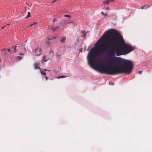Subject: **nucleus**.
<instances>
[{
	"mask_svg": "<svg viewBox=\"0 0 152 152\" xmlns=\"http://www.w3.org/2000/svg\"><path fill=\"white\" fill-rule=\"evenodd\" d=\"M113 38H110L107 43L104 53H102V59L106 58L105 62L113 68V69H107L104 73L112 75L122 73L130 74L133 69V64L130 60L121 57H116L115 55L116 47H114L115 43L112 41Z\"/></svg>",
	"mask_w": 152,
	"mask_h": 152,
	"instance_id": "1",
	"label": "nucleus"
},
{
	"mask_svg": "<svg viewBox=\"0 0 152 152\" xmlns=\"http://www.w3.org/2000/svg\"><path fill=\"white\" fill-rule=\"evenodd\" d=\"M111 33V29H109L107 30L98 40L97 42L95 44V47H92L91 48L88 53L87 56L88 62L90 66L92 68L96 71H99L101 73H105L106 72H104V71L103 69H99L98 68L95 66L91 63L90 61L92 62L95 61L98 64H100L101 61L102 59V56H99L97 54H93V53L94 52V49L95 48H98L96 46L98 45V43L104 37V36L106 35V34H110Z\"/></svg>",
	"mask_w": 152,
	"mask_h": 152,
	"instance_id": "2",
	"label": "nucleus"
},
{
	"mask_svg": "<svg viewBox=\"0 0 152 152\" xmlns=\"http://www.w3.org/2000/svg\"><path fill=\"white\" fill-rule=\"evenodd\" d=\"M111 30V32L113 31L117 35V37L120 40V41L124 44V46L125 48H124L126 53L125 54H127L129 53L134 49V48L131 45L125 43L122 36L117 30L113 29H110Z\"/></svg>",
	"mask_w": 152,
	"mask_h": 152,
	"instance_id": "3",
	"label": "nucleus"
},
{
	"mask_svg": "<svg viewBox=\"0 0 152 152\" xmlns=\"http://www.w3.org/2000/svg\"><path fill=\"white\" fill-rule=\"evenodd\" d=\"M115 51V55H116L117 56L126 55V54H125L126 52L124 48L119 49L116 47Z\"/></svg>",
	"mask_w": 152,
	"mask_h": 152,
	"instance_id": "4",
	"label": "nucleus"
},
{
	"mask_svg": "<svg viewBox=\"0 0 152 152\" xmlns=\"http://www.w3.org/2000/svg\"><path fill=\"white\" fill-rule=\"evenodd\" d=\"M40 48H37L34 49L33 50V52L35 54L36 56H38L40 55L41 54L40 52Z\"/></svg>",
	"mask_w": 152,
	"mask_h": 152,
	"instance_id": "5",
	"label": "nucleus"
},
{
	"mask_svg": "<svg viewBox=\"0 0 152 152\" xmlns=\"http://www.w3.org/2000/svg\"><path fill=\"white\" fill-rule=\"evenodd\" d=\"M60 26H58V25L53 26H51L49 27V29L52 32H53L55 31L57 29L59 28Z\"/></svg>",
	"mask_w": 152,
	"mask_h": 152,
	"instance_id": "6",
	"label": "nucleus"
},
{
	"mask_svg": "<svg viewBox=\"0 0 152 152\" xmlns=\"http://www.w3.org/2000/svg\"><path fill=\"white\" fill-rule=\"evenodd\" d=\"M66 24V21H64L62 22H61L60 23V25L59 26H58L59 27V28L62 29L63 30H64V28L65 27V26Z\"/></svg>",
	"mask_w": 152,
	"mask_h": 152,
	"instance_id": "7",
	"label": "nucleus"
},
{
	"mask_svg": "<svg viewBox=\"0 0 152 152\" xmlns=\"http://www.w3.org/2000/svg\"><path fill=\"white\" fill-rule=\"evenodd\" d=\"M17 46H12L11 47V49L12 52H17V50H16Z\"/></svg>",
	"mask_w": 152,
	"mask_h": 152,
	"instance_id": "8",
	"label": "nucleus"
},
{
	"mask_svg": "<svg viewBox=\"0 0 152 152\" xmlns=\"http://www.w3.org/2000/svg\"><path fill=\"white\" fill-rule=\"evenodd\" d=\"M114 0H105L103 1V3L104 4H107L110 2H113Z\"/></svg>",
	"mask_w": 152,
	"mask_h": 152,
	"instance_id": "9",
	"label": "nucleus"
},
{
	"mask_svg": "<svg viewBox=\"0 0 152 152\" xmlns=\"http://www.w3.org/2000/svg\"><path fill=\"white\" fill-rule=\"evenodd\" d=\"M66 38L65 37H63L62 38H61V39L60 40V41L61 42V43H64L66 39Z\"/></svg>",
	"mask_w": 152,
	"mask_h": 152,
	"instance_id": "10",
	"label": "nucleus"
},
{
	"mask_svg": "<svg viewBox=\"0 0 152 152\" xmlns=\"http://www.w3.org/2000/svg\"><path fill=\"white\" fill-rule=\"evenodd\" d=\"M34 68L36 69H40L39 67L38 66V64L36 63H34Z\"/></svg>",
	"mask_w": 152,
	"mask_h": 152,
	"instance_id": "11",
	"label": "nucleus"
},
{
	"mask_svg": "<svg viewBox=\"0 0 152 152\" xmlns=\"http://www.w3.org/2000/svg\"><path fill=\"white\" fill-rule=\"evenodd\" d=\"M56 58H58V59H62L61 56L59 54H57L56 55Z\"/></svg>",
	"mask_w": 152,
	"mask_h": 152,
	"instance_id": "12",
	"label": "nucleus"
},
{
	"mask_svg": "<svg viewBox=\"0 0 152 152\" xmlns=\"http://www.w3.org/2000/svg\"><path fill=\"white\" fill-rule=\"evenodd\" d=\"M41 69H40L41 74L43 75H46V73L45 72V71L43 70H42Z\"/></svg>",
	"mask_w": 152,
	"mask_h": 152,
	"instance_id": "13",
	"label": "nucleus"
},
{
	"mask_svg": "<svg viewBox=\"0 0 152 152\" xmlns=\"http://www.w3.org/2000/svg\"><path fill=\"white\" fill-rule=\"evenodd\" d=\"M6 49H3L2 50V53L4 55L6 54Z\"/></svg>",
	"mask_w": 152,
	"mask_h": 152,
	"instance_id": "14",
	"label": "nucleus"
},
{
	"mask_svg": "<svg viewBox=\"0 0 152 152\" xmlns=\"http://www.w3.org/2000/svg\"><path fill=\"white\" fill-rule=\"evenodd\" d=\"M30 16V12H28L27 15L25 17V18H27Z\"/></svg>",
	"mask_w": 152,
	"mask_h": 152,
	"instance_id": "15",
	"label": "nucleus"
},
{
	"mask_svg": "<svg viewBox=\"0 0 152 152\" xmlns=\"http://www.w3.org/2000/svg\"><path fill=\"white\" fill-rule=\"evenodd\" d=\"M66 22V24H68L70 23V20L69 19H68L66 21H65Z\"/></svg>",
	"mask_w": 152,
	"mask_h": 152,
	"instance_id": "16",
	"label": "nucleus"
},
{
	"mask_svg": "<svg viewBox=\"0 0 152 152\" xmlns=\"http://www.w3.org/2000/svg\"><path fill=\"white\" fill-rule=\"evenodd\" d=\"M6 50H8L9 53H12V51L11 50V48H8L6 49Z\"/></svg>",
	"mask_w": 152,
	"mask_h": 152,
	"instance_id": "17",
	"label": "nucleus"
},
{
	"mask_svg": "<svg viewBox=\"0 0 152 152\" xmlns=\"http://www.w3.org/2000/svg\"><path fill=\"white\" fill-rule=\"evenodd\" d=\"M46 57L45 56V55L43 56L42 58V62H43V61L44 60V59H45V58Z\"/></svg>",
	"mask_w": 152,
	"mask_h": 152,
	"instance_id": "18",
	"label": "nucleus"
},
{
	"mask_svg": "<svg viewBox=\"0 0 152 152\" xmlns=\"http://www.w3.org/2000/svg\"><path fill=\"white\" fill-rule=\"evenodd\" d=\"M65 77L63 75H61L60 76H59L58 78H64Z\"/></svg>",
	"mask_w": 152,
	"mask_h": 152,
	"instance_id": "19",
	"label": "nucleus"
},
{
	"mask_svg": "<svg viewBox=\"0 0 152 152\" xmlns=\"http://www.w3.org/2000/svg\"><path fill=\"white\" fill-rule=\"evenodd\" d=\"M144 6H145V9H146L147 8H148L149 7H150V6H148V5H144Z\"/></svg>",
	"mask_w": 152,
	"mask_h": 152,
	"instance_id": "20",
	"label": "nucleus"
},
{
	"mask_svg": "<svg viewBox=\"0 0 152 152\" xmlns=\"http://www.w3.org/2000/svg\"><path fill=\"white\" fill-rule=\"evenodd\" d=\"M22 57L20 56H17L16 58L18 60H20L21 58Z\"/></svg>",
	"mask_w": 152,
	"mask_h": 152,
	"instance_id": "21",
	"label": "nucleus"
},
{
	"mask_svg": "<svg viewBox=\"0 0 152 152\" xmlns=\"http://www.w3.org/2000/svg\"><path fill=\"white\" fill-rule=\"evenodd\" d=\"M53 39V38H52V37H48V39L49 40H51Z\"/></svg>",
	"mask_w": 152,
	"mask_h": 152,
	"instance_id": "22",
	"label": "nucleus"
},
{
	"mask_svg": "<svg viewBox=\"0 0 152 152\" xmlns=\"http://www.w3.org/2000/svg\"><path fill=\"white\" fill-rule=\"evenodd\" d=\"M57 19L56 18H55L53 20V22H54L55 21H57Z\"/></svg>",
	"mask_w": 152,
	"mask_h": 152,
	"instance_id": "23",
	"label": "nucleus"
},
{
	"mask_svg": "<svg viewBox=\"0 0 152 152\" xmlns=\"http://www.w3.org/2000/svg\"><path fill=\"white\" fill-rule=\"evenodd\" d=\"M64 16L65 17H69V18H70V15H64Z\"/></svg>",
	"mask_w": 152,
	"mask_h": 152,
	"instance_id": "24",
	"label": "nucleus"
},
{
	"mask_svg": "<svg viewBox=\"0 0 152 152\" xmlns=\"http://www.w3.org/2000/svg\"><path fill=\"white\" fill-rule=\"evenodd\" d=\"M44 77L46 80H47L48 79V78L46 76H45Z\"/></svg>",
	"mask_w": 152,
	"mask_h": 152,
	"instance_id": "25",
	"label": "nucleus"
},
{
	"mask_svg": "<svg viewBox=\"0 0 152 152\" xmlns=\"http://www.w3.org/2000/svg\"><path fill=\"white\" fill-rule=\"evenodd\" d=\"M32 24L33 25H35L37 24V23L36 22H34Z\"/></svg>",
	"mask_w": 152,
	"mask_h": 152,
	"instance_id": "26",
	"label": "nucleus"
},
{
	"mask_svg": "<svg viewBox=\"0 0 152 152\" xmlns=\"http://www.w3.org/2000/svg\"><path fill=\"white\" fill-rule=\"evenodd\" d=\"M48 59H44V60L43 61V62H42V63H44L45 62H46L47 61H48Z\"/></svg>",
	"mask_w": 152,
	"mask_h": 152,
	"instance_id": "27",
	"label": "nucleus"
},
{
	"mask_svg": "<svg viewBox=\"0 0 152 152\" xmlns=\"http://www.w3.org/2000/svg\"><path fill=\"white\" fill-rule=\"evenodd\" d=\"M74 21V19H72V20H70V23H72Z\"/></svg>",
	"mask_w": 152,
	"mask_h": 152,
	"instance_id": "28",
	"label": "nucleus"
},
{
	"mask_svg": "<svg viewBox=\"0 0 152 152\" xmlns=\"http://www.w3.org/2000/svg\"><path fill=\"white\" fill-rule=\"evenodd\" d=\"M59 0H54L52 2V3H53L54 2H55V1H59Z\"/></svg>",
	"mask_w": 152,
	"mask_h": 152,
	"instance_id": "29",
	"label": "nucleus"
},
{
	"mask_svg": "<svg viewBox=\"0 0 152 152\" xmlns=\"http://www.w3.org/2000/svg\"><path fill=\"white\" fill-rule=\"evenodd\" d=\"M105 9L106 10H109V7H107L105 8Z\"/></svg>",
	"mask_w": 152,
	"mask_h": 152,
	"instance_id": "30",
	"label": "nucleus"
},
{
	"mask_svg": "<svg viewBox=\"0 0 152 152\" xmlns=\"http://www.w3.org/2000/svg\"><path fill=\"white\" fill-rule=\"evenodd\" d=\"M138 73L139 74H141L142 73V71H140L138 72Z\"/></svg>",
	"mask_w": 152,
	"mask_h": 152,
	"instance_id": "31",
	"label": "nucleus"
},
{
	"mask_svg": "<svg viewBox=\"0 0 152 152\" xmlns=\"http://www.w3.org/2000/svg\"><path fill=\"white\" fill-rule=\"evenodd\" d=\"M101 13L102 14V15H104V13L103 12H102Z\"/></svg>",
	"mask_w": 152,
	"mask_h": 152,
	"instance_id": "32",
	"label": "nucleus"
},
{
	"mask_svg": "<svg viewBox=\"0 0 152 152\" xmlns=\"http://www.w3.org/2000/svg\"><path fill=\"white\" fill-rule=\"evenodd\" d=\"M43 70H44V71H48L49 72V70H47V69H43Z\"/></svg>",
	"mask_w": 152,
	"mask_h": 152,
	"instance_id": "33",
	"label": "nucleus"
},
{
	"mask_svg": "<svg viewBox=\"0 0 152 152\" xmlns=\"http://www.w3.org/2000/svg\"><path fill=\"white\" fill-rule=\"evenodd\" d=\"M145 6H144V5L143 6H142V7H141V9H145Z\"/></svg>",
	"mask_w": 152,
	"mask_h": 152,
	"instance_id": "34",
	"label": "nucleus"
},
{
	"mask_svg": "<svg viewBox=\"0 0 152 152\" xmlns=\"http://www.w3.org/2000/svg\"><path fill=\"white\" fill-rule=\"evenodd\" d=\"M19 55H23L24 54L22 53H20Z\"/></svg>",
	"mask_w": 152,
	"mask_h": 152,
	"instance_id": "35",
	"label": "nucleus"
},
{
	"mask_svg": "<svg viewBox=\"0 0 152 152\" xmlns=\"http://www.w3.org/2000/svg\"><path fill=\"white\" fill-rule=\"evenodd\" d=\"M50 52H52L53 54H54V53L53 51L51 50Z\"/></svg>",
	"mask_w": 152,
	"mask_h": 152,
	"instance_id": "36",
	"label": "nucleus"
},
{
	"mask_svg": "<svg viewBox=\"0 0 152 152\" xmlns=\"http://www.w3.org/2000/svg\"><path fill=\"white\" fill-rule=\"evenodd\" d=\"M104 15L105 16H107V13H106L105 14H104Z\"/></svg>",
	"mask_w": 152,
	"mask_h": 152,
	"instance_id": "37",
	"label": "nucleus"
},
{
	"mask_svg": "<svg viewBox=\"0 0 152 152\" xmlns=\"http://www.w3.org/2000/svg\"><path fill=\"white\" fill-rule=\"evenodd\" d=\"M90 46H89L87 50H88L90 48Z\"/></svg>",
	"mask_w": 152,
	"mask_h": 152,
	"instance_id": "38",
	"label": "nucleus"
},
{
	"mask_svg": "<svg viewBox=\"0 0 152 152\" xmlns=\"http://www.w3.org/2000/svg\"><path fill=\"white\" fill-rule=\"evenodd\" d=\"M32 26H33L32 24H31L29 26V27H31Z\"/></svg>",
	"mask_w": 152,
	"mask_h": 152,
	"instance_id": "39",
	"label": "nucleus"
},
{
	"mask_svg": "<svg viewBox=\"0 0 152 152\" xmlns=\"http://www.w3.org/2000/svg\"><path fill=\"white\" fill-rule=\"evenodd\" d=\"M5 26H2L1 27V28L3 29L4 28Z\"/></svg>",
	"mask_w": 152,
	"mask_h": 152,
	"instance_id": "40",
	"label": "nucleus"
},
{
	"mask_svg": "<svg viewBox=\"0 0 152 152\" xmlns=\"http://www.w3.org/2000/svg\"><path fill=\"white\" fill-rule=\"evenodd\" d=\"M52 38H53V39H55L56 38V37H52Z\"/></svg>",
	"mask_w": 152,
	"mask_h": 152,
	"instance_id": "41",
	"label": "nucleus"
},
{
	"mask_svg": "<svg viewBox=\"0 0 152 152\" xmlns=\"http://www.w3.org/2000/svg\"><path fill=\"white\" fill-rule=\"evenodd\" d=\"M24 50H25V51H26V48H25V47H24Z\"/></svg>",
	"mask_w": 152,
	"mask_h": 152,
	"instance_id": "42",
	"label": "nucleus"
}]
</instances>
